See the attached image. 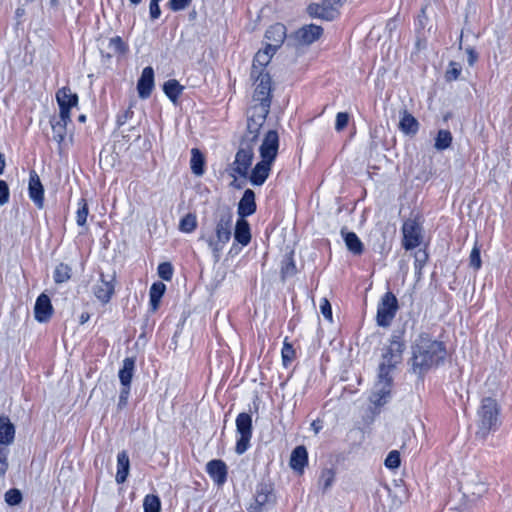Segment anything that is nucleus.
Wrapping results in <instances>:
<instances>
[{"instance_id": "nucleus-1", "label": "nucleus", "mask_w": 512, "mask_h": 512, "mask_svg": "<svg viewBox=\"0 0 512 512\" xmlns=\"http://www.w3.org/2000/svg\"><path fill=\"white\" fill-rule=\"evenodd\" d=\"M279 150V135L276 130H269L259 146L261 160L251 170L249 180L254 186L265 183L276 160Z\"/></svg>"}, {"instance_id": "nucleus-2", "label": "nucleus", "mask_w": 512, "mask_h": 512, "mask_svg": "<svg viewBox=\"0 0 512 512\" xmlns=\"http://www.w3.org/2000/svg\"><path fill=\"white\" fill-rule=\"evenodd\" d=\"M233 214L228 208L220 209L216 214L215 232H202L199 240L206 242L214 260L219 261L225 245L231 238Z\"/></svg>"}, {"instance_id": "nucleus-3", "label": "nucleus", "mask_w": 512, "mask_h": 512, "mask_svg": "<svg viewBox=\"0 0 512 512\" xmlns=\"http://www.w3.org/2000/svg\"><path fill=\"white\" fill-rule=\"evenodd\" d=\"M400 362L401 354H385L383 356V361L379 365L378 380L369 397L375 406H383L390 398L393 385L391 373Z\"/></svg>"}, {"instance_id": "nucleus-4", "label": "nucleus", "mask_w": 512, "mask_h": 512, "mask_svg": "<svg viewBox=\"0 0 512 512\" xmlns=\"http://www.w3.org/2000/svg\"><path fill=\"white\" fill-rule=\"evenodd\" d=\"M500 406L496 399L485 397L477 411L478 430L477 435L486 438L490 432L498 429L500 425Z\"/></svg>"}, {"instance_id": "nucleus-5", "label": "nucleus", "mask_w": 512, "mask_h": 512, "mask_svg": "<svg viewBox=\"0 0 512 512\" xmlns=\"http://www.w3.org/2000/svg\"><path fill=\"white\" fill-rule=\"evenodd\" d=\"M398 308L396 296L390 291L386 292L377 307V324L380 327H388L395 318Z\"/></svg>"}, {"instance_id": "nucleus-6", "label": "nucleus", "mask_w": 512, "mask_h": 512, "mask_svg": "<svg viewBox=\"0 0 512 512\" xmlns=\"http://www.w3.org/2000/svg\"><path fill=\"white\" fill-rule=\"evenodd\" d=\"M236 430L240 437L236 442L235 452L242 455L248 450L252 438V417L250 414L245 412L238 414Z\"/></svg>"}, {"instance_id": "nucleus-7", "label": "nucleus", "mask_w": 512, "mask_h": 512, "mask_svg": "<svg viewBox=\"0 0 512 512\" xmlns=\"http://www.w3.org/2000/svg\"><path fill=\"white\" fill-rule=\"evenodd\" d=\"M346 0H322L321 3H312L307 11L311 17L331 21L338 17L340 8Z\"/></svg>"}, {"instance_id": "nucleus-8", "label": "nucleus", "mask_w": 512, "mask_h": 512, "mask_svg": "<svg viewBox=\"0 0 512 512\" xmlns=\"http://www.w3.org/2000/svg\"><path fill=\"white\" fill-rule=\"evenodd\" d=\"M270 106L271 100L253 101V105L249 109L247 129L259 132L269 114Z\"/></svg>"}, {"instance_id": "nucleus-9", "label": "nucleus", "mask_w": 512, "mask_h": 512, "mask_svg": "<svg viewBox=\"0 0 512 512\" xmlns=\"http://www.w3.org/2000/svg\"><path fill=\"white\" fill-rule=\"evenodd\" d=\"M78 95L69 87H62L56 92V101L59 106V117L71 119V109L78 105Z\"/></svg>"}, {"instance_id": "nucleus-10", "label": "nucleus", "mask_w": 512, "mask_h": 512, "mask_svg": "<svg viewBox=\"0 0 512 512\" xmlns=\"http://www.w3.org/2000/svg\"><path fill=\"white\" fill-rule=\"evenodd\" d=\"M115 292V275L100 274L99 281L93 287L95 297L102 303L107 304Z\"/></svg>"}, {"instance_id": "nucleus-11", "label": "nucleus", "mask_w": 512, "mask_h": 512, "mask_svg": "<svg viewBox=\"0 0 512 512\" xmlns=\"http://www.w3.org/2000/svg\"><path fill=\"white\" fill-rule=\"evenodd\" d=\"M273 489L269 484L259 483L256 487L254 503L248 508L249 512H263L267 504L274 502Z\"/></svg>"}, {"instance_id": "nucleus-12", "label": "nucleus", "mask_w": 512, "mask_h": 512, "mask_svg": "<svg viewBox=\"0 0 512 512\" xmlns=\"http://www.w3.org/2000/svg\"><path fill=\"white\" fill-rule=\"evenodd\" d=\"M403 232V247L406 250H412L420 245L421 241V227L412 219L404 222L402 227Z\"/></svg>"}, {"instance_id": "nucleus-13", "label": "nucleus", "mask_w": 512, "mask_h": 512, "mask_svg": "<svg viewBox=\"0 0 512 512\" xmlns=\"http://www.w3.org/2000/svg\"><path fill=\"white\" fill-rule=\"evenodd\" d=\"M413 352H445V345L434 340L427 332H421L413 342Z\"/></svg>"}, {"instance_id": "nucleus-14", "label": "nucleus", "mask_w": 512, "mask_h": 512, "mask_svg": "<svg viewBox=\"0 0 512 512\" xmlns=\"http://www.w3.org/2000/svg\"><path fill=\"white\" fill-rule=\"evenodd\" d=\"M250 77L255 84L253 101L271 100V77L269 73L250 74Z\"/></svg>"}, {"instance_id": "nucleus-15", "label": "nucleus", "mask_w": 512, "mask_h": 512, "mask_svg": "<svg viewBox=\"0 0 512 512\" xmlns=\"http://www.w3.org/2000/svg\"><path fill=\"white\" fill-rule=\"evenodd\" d=\"M28 194L38 209L44 207V188L35 170L29 173Z\"/></svg>"}, {"instance_id": "nucleus-16", "label": "nucleus", "mask_w": 512, "mask_h": 512, "mask_svg": "<svg viewBox=\"0 0 512 512\" xmlns=\"http://www.w3.org/2000/svg\"><path fill=\"white\" fill-rule=\"evenodd\" d=\"M206 472L218 486L227 481L228 468L226 463L220 459H213L206 465Z\"/></svg>"}, {"instance_id": "nucleus-17", "label": "nucleus", "mask_w": 512, "mask_h": 512, "mask_svg": "<svg viewBox=\"0 0 512 512\" xmlns=\"http://www.w3.org/2000/svg\"><path fill=\"white\" fill-rule=\"evenodd\" d=\"M52 313L53 307L50 298L44 293L40 294L34 306L35 319L40 323L47 322L51 318Z\"/></svg>"}, {"instance_id": "nucleus-18", "label": "nucleus", "mask_w": 512, "mask_h": 512, "mask_svg": "<svg viewBox=\"0 0 512 512\" xmlns=\"http://www.w3.org/2000/svg\"><path fill=\"white\" fill-rule=\"evenodd\" d=\"M154 88V70L152 67H145L137 82V91L141 99L150 97Z\"/></svg>"}, {"instance_id": "nucleus-19", "label": "nucleus", "mask_w": 512, "mask_h": 512, "mask_svg": "<svg viewBox=\"0 0 512 512\" xmlns=\"http://www.w3.org/2000/svg\"><path fill=\"white\" fill-rule=\"evenodd\" d=\"M437 354H413L411 358L412 368L419 375L427 372L431 367L439 364L440 358L435 359Z\"/></svg>"}, {"instance_id": "nucleus-20", "label": "nucleus", "mask_w": 512, "mask_h": 512, "mask_svg": "<svg viewBox=\"0 0 512 512\" xmlns=\"http://www.w3.org/2000/svg\"><path fill=\"white\" fill-rule=\"evenodd\" d=\"M322 33L323 29L321 26L309 24L298 29L295 37L300 44L310 45L318 40Z\"/></svg>"}, {"instance_id": "nucleus-21", "label": "nucleus", "mask_w": 512, "mask_h": 512, "mask_svg": "<svg viewBox=\"0 0 512 512\" xmlns=\"http://www.w3.org/2000/svg\"><path fill=\"white\" fill-rule=\"evenodd\" d=\"M265 38L269 42L266 46L277 50L286 38V27L281 23L271 25L265 33Z\"/></svg>"}, {"instance_id": "nucleus-22", "label": "nucleus", "mask_w": 512, "mask_h": 512, "mask_svg": "<svg viewBox=\"0 0 512 512\" xmlns=\"http://www.w3.org/2000/svg\"><path fill=\"white\" fill-rule=\"evenodd\" d=\"M275 52L276 51L273 50V48L268 46H266L264 50L258 51L254 56L250 74L256 75L260 73H268L266 71V66L269 64Z\"/></svg>"}, {"instance_id": "nucleus-23", "label": "nucleus", "mask_w": 512, "mask_h": 512, "mask_svg": "<svg viewBox=\"0 0 512 512\" xmlns=\"http://www.w3.org/2000/svg\"><path fill=\"white\" fill-rule=\"evenodd\" d=\"M256 211L255 193L251 189H246L238 203L237 213L239 218L245 219Z\"/></svg>"}, {"instance_id": "nucleus-24", "label": "nucleus", "mask_w": 512, "mask_h": 512, "mask_svg": "<svg viewBox=\"0 0 512 512\" xmlns=\"http://www.w3.org/2000/svg\"><path fill=\"white\" fill-rule=\"evenodd\" d=\"M259 142V132L256 130L247 129L246 132L240 139L239 147L237 151L251 154L254 156L255 148Z\"/></svg>"}, {"instance_id": "nucleus-25", "label": "nucleus", "mask_w": 512, "mask_h": 512, "mask_svg": "<svg viewBox=\"0 0 512 512\" xmlns=\"http://www.w3.org/2000/svg\"><path fill=\"white\" fill-rule=\"evenodd\" d=\"M308 463V452L305 446L300 445L294 448L290 457L291 468L302 474L305 466Z\"/></svg>"}, {"instance_id": "nucleus-26", "label": "nucleus", "mask_w": 512, "mask_h": 512, "mask_svg": "<svg viewBox=\"0 0 512 512\" xmlns=\"http://www.w3.org/2000/svg\"><path fill=\"white\" fill-rule=\"evenodd\" d=\"M254 156L244 152L237 151L232 164L233 171L241 177H246L250 170Z\"/></svg>"}, {"instance_id": "nucleus-27", "label": "nucleus", "mask_w": 512, "mask_h": 512, "mask_svg": "<svg viewBox=\"0 0 512 512\" xmlns=\"http://www.w3.org/2000/svg\"><path fill=\"white\" fill-rule=\"evenodd\" d=\"M15 438V427L7 416H0V446H9Z\"/></svg>"}, {"instance_id": "nucleus-28", "label": "nucleus", "mask_w": 512, "mask_h": 512, "mask_svg": "<svg viewBox=\"0 0 512 512\" xmlns=\"http://www.w3.org/2000/svg\"><path fill=\"white\" fill-rule=\"evenodd\" d=\"M234 239L242 246H247L251 241L250 225L247 220L238 218L235 225Z\"/></svg>"}, {"instance_id": "nucleus-29", "label": "nucleus", "mask_w": 512, "mask_h": 512, "mask_svg": "<svg viewBox=\"0 0 512 512\" xmlns=\"http://www.w3.org/2000/svg\"><path fill=\"white\" fill-rule=\"evenodd\" d=\"M71 122V119H62L59 117L58 120L51 121V127L53 132V139L58 143L59 149L62 150V145L66 140L67 124Z\"/></svg>"}, {"instance_id": "nucleus-30", "label": "nucleus", "mask_w": 512, "mask_h": 512, "mask_svg": "<svg viewBox=\"0 0 512 512\" xmlns=\"http://www.w3.org/2000/svg\"><path fill=\"white\" fill-rule=\"evenodd\" d=\"M130 468L129 456L126 451H121L117 456L116 482L122 484L126 481Z\"/></svg>"}, {"instance_id": "nucleus-31", "label": "nucleus", "mask_w": 512, "mask_h": 512, "mask_svg": "<svg viewBox=\"0 0 512 512\" xmlns=\"http://www.w3.org/2000/svg\"><path fill=\"white\" fill-rule=\"evenodd\" d=\"M399 129L406 135H414L419 130V123L412 114L404 110L401 114Z\"/></svg>"}, {"instance_id": "nucleus-32", "label": "nucleus", "mask_w": 512, "mask_h": 512, "mask_svg": "<svg viewBox=\"0 0 512 512\" xmlns=\"http://www.w3.org/2000/svg\"><path fill=\"white\" fill-rule=\"evenodd\" d=\"M166 290V286L162 282H155L149 290V306L152 312H155L160 305L161 298Z\"/></svg>"}, {"instance_id": "nucleus-33", "label": "nucleus", "mask_w": 512, "mask_h": 512, "mask_svg": "<svg viewBox=\"0 0 512 512\" xmlns=\"http://www.w3.org/2000/svg\"><path fill=\"white\" fill-rule=\"evenodd\" d=\"M135 357H127L123 361V366L119 371V380L122 386L131 385L132 377L135 370Z\"/></svg>"}, {"instance_id": "nucleus-34", "label": "nucleus", "mask_w": 512, "mask_h": 512, "mask_svg": "<svg viewBox=\"0 0 512 512\" xmlns=\"http://www.w3.org/2000/svg\"><path fill=\"white\" fill-rule=\"evenodd\" d=\"M341 235L343 237V240L345 242V245L347 249L355 254L360 255L363 252V243L359 239L356 233L354 232H347L344 229L341 230Z\"/></svg>"}, {"instance_id": "nucleus-35", "label": "nucleus", "mask_w": 512, "mask_h": 512, "mask_svg": "<svg viewBox=\"0 0 512 512\" xmlns=\"http://www.w3.org/2000/svg\"><path fill=\"white\" fill-rule=\"evenodd\" d=\"M163 91L170 101L176 103L184 91V86H182L177 80L170 79L164 83Z\"/></svg>"}, {"instance_id": "nucleus-36", "label": "nucleus", "mask_w": 512, "mask_h": 512, "mask_svg": "<svg viewBox=\"0 0 512 512\" xmlns=\"http://www.w3.org/2000/svg\"><path fill=\"white\" fill-rule=\"evenodd\" d=\"M204 156L199 149L193 148L191 150L190 167L191 171L196 176H202L204 174Z\"/></svg>"}, {"instance_id": "nucleus-37", "label": "nucleus", "mask_w": 512, "mask_h": 512, "mask_svg": "<svg viewBox=\"0 0 512 512\" xmlns=\"http://www.w3.org/2000/svg\"><path fill=\"white\" fill-rule=\"evenodd\" d=\"M452 141L453 136L451 132L446 129H440L435 137L434 148L437 151H444L451 146Z\"/></svg>"}, {"instance_id": "nucleus-38", "label": "nucleus", "mask_w": 512, "mask_h": 512, "mask_svg": "<svg viewBox=\"0 0 512 512\" xmlns=\"http://www.w3.org/2000/svg\"><path fill=\"white\" fill-rule=\"evenodd\" d=\"M72 268L65 263L58 264L53 272V279L56 284H62L70 280Z\"/></svg>"}, {"instance_id": "nucleus-39", "label": "nucleus", "mask_w": 512, "mask_h": 512, "mask_svg": "<svg viewBox=\"0 0 512 512\" xmlns=\"http://www.w3.org/2000/svg\"><path fill=\"white\" fill-rule=\"evenodd\" d=\"M144 512H160L161 501L157 495L148 494L145 496L143 501Z\"/></svg>"}, {"instance_id": "nucleus-40", "label": "nucleus", "mask_w": 512, "mask_h": 512, "mask_svg": "<svg viewBox=\"0 0 512 512\" xmlns=\"http://www.w3.org/2000/svg\"><path fill=\"white\" fill-rule=\"evenodd\" d=\"M89 214L88 204L84 198L78 201V209L76 211V223L78 226H85Z\"/></svg>"}, {"instance_id": "nucleus-41", "label": "nucleus", "mask_w": 512, "mask_h": 512, "mask_svg": "<svg viewBox=\"0 0 512 512\" xmlns=\"http://www.w3.org/2000/svg\"><path fill=\"white\" fill-rule=\"evenodd\" d=\"M335 480V473L332 469H323L321 471L318 485L322 488L323 492L327 491Z\"/></svg>"}, {"instance_id": "nucleus-42", "label": "nucleus", "mask_w": 512, "mask_h": 512, "mask_svg": "<svg viewBox=\"0 0 512 512\" xmlns=\"http://www.w3.org/2000/svg\"><path fill=\"white\" fill-rule=\"evenodd\" d=\"M197 227V219L194 214L185 215L179 223V230L184 233H191Z\"/></svg>"}, {"instance_id": "nucleus-43", "label": "nucleus", "mask_w": 512, "mask_h": 512, "mask_svg": "<svg viewBox=\"0 0 512 512\" xmlns=\"http://www.w3.org/2000/svg\"><path fill=\"white\" fill-rule=\"evenodd\" d=\"M108 47L112 52V54L108 55L109 57L116 54H124L127 51V45L120 36L110 38Z\"/></svg>"}, {"instance_id": "nucleus-44", "label": "nucleus", "mask_w": 512, "mask_h": 512, "mask_svg": "<svg viewBox=\"0 0 512 512\" xmlns=\"http://www.w3.org/2000/svg\"><path fill=\"white\" fill-rule=\"evenodd\" d=\"M405 349L402 332H395L391 337L388 352H403Z\"/></svg>"}, {"instance_id": "nucleus-45", "label": "nucleus", "mask_w": 512, "mask_h": 512, "mask_svg": "<svg viewBox=\"0 0 512 512\" xmlns=\"http://www.w3.org/2000/svg\"><path fill=\"white\" fill-rule=\"evenodd\" d=\"M158 275L165 281H170L173 277V266L169 262H163L159 264L157 268Z\"/></svg>"}, {"instance_id": "nucleus-46", "label": "nucleus", "mask_w": 512, "mask_h": 512, "mask_svg": "<svg viewBox=\"0 0 512 512\" xmlns=\"http://www.w3.org/2000/svg\"><path fill=\"white\" fill-rule=\"evenodd\" d=\"M5 501L11 506H15L21 503L22 494L18 489L12 488L5 493Z\"/></svg>"}, {"instance_id": "nucleus-47", "label": "nucleus", "mask_w": 512, "mask_h": 512, "mask_svg": "<svg viewBox=\"0 0 512 512\" xmlns=\"http://www.w3.org/2000/svg\"><path fill=\"white\" fill-rule=\"evenodd\" d=\"M385 466L389 469H396L400 466V453L397 450L389 452L385 459Z\"/></svg>"}, {"instance_id": "nucleus-48", "label": "nucleus", "mask_w": 512, "mask_h": 512, "mask_svg": "<svg viewBox=\"0 0 512 512\" xmlns=\"http://www.w3.org/2000/svg\"><path fill=\"white\" fill-rule=\"evenodd\" d=\"M461 66L456 62H450L449 69L446 71L445 78L447 81L457 80L461 74Z\"/></svg>"}, {"instance_id": "nucleus-49", "label": "nucleus", "mask_w": 512, "mask_h": 512, "mask_svg": "<svg viewBox=\"0 0 512 512\" xmlns=\"http://www.w3.org/2000/svg\"><path fill=\"white\" fill-rule=\"evenodd\" d=\"M9 467L7 446H0V477H3Z\"/></svg>"}, {"instance_id": "nucleus-50", "label": "nucleus", "mask_w": 512, "mask_h": 512, "mask_svg": "<svg viewBox=\"0 0 512 512\" xmlns=\"http://www.w3.org/2000/svg\"><path fill=\"white\" fill-rule=\"evenodd\" d=\"M469 260H470V266L472 268H474L475 270L480 269L482 262H481V257H480V248L477 246V244H475V246L473 247V249L470 253Z\"/></svg>"}, {"instance_id": "nucleus-51", "label": "nucleus", "mask_w": 512, "mask_h": 512, "mask_svg": "<svg viewBox=\"0 0 512 512\" xmlns=\"http://www.w3.org/2000/svg\"><path fill=\"white\" fill-rule=\"evenodd\" d=\"M320 312L326 320L332 322V307L327 298H322L320 300Z\"/></svg>"}, {"instance_id": "nucleus-52", "label": "nucleus", "mask_w": 512, "mask_h": 512, "mask_svg": "<svg viewBox=\"0 0 512 512\" xmlns=\"http://www.w3.org/2000/svg\"><path fill=\"white\" fill-rule=\"evenodd\" d=\"M349 122V115L346 112H339L336 115L335 130L342 131Z\"/></svg>"}, {"instance_id": "nucleus-53", "label": "nucleus", "mask_w": 512, "mask_h": 512, "mask_svg": "<svg viewBox=\"0 0 512 512\" xmlns=\"http://www.w3.org/2000/svg\"><path fill=\"white\" fill-rule=\"evenodd\" d=\"M190 3L191 0H169L168 6L172 11L177 12L186 9Z\"/></svg>"}, {"instance_id": "nucleus-54", "label": "nucleus", "mask_w": 512, "mask_h": 512, "mask_svg": "<svg viewBox=\"0 0 512 512\" xmlns=\"http://www.w3.org/2000/svg\"><path fill=\"white\" fill-rule=\"evenodd\" d=\"M10 197L8 184L4 180H0V206L8 203Z\"/></svg>"}, {"instance_id": "nucleus-55", "label": "nucleus", "mask_w": 512, "mask_h": 512, "mask_svg": "<svg viewBox=\"0 0 512 512\" xmlns=\"http://www.w3.org/2000/svg\"><path fill=\"white\" fill-rule=\"evenodd\" d=\"M130 393V385L123 386L119 395V407H124L127 404L128 396Z\"/></svg>"}, {"instance_id": "nucleus-56", "label": "nucleus", "mask_w": 512, "mask_h": 512, "mask_svg": "<svg viewBox=\"0 0 512 512\" xmlns=\"http://www.w3.org/2000/svg\"><path fill=\"white\" fill-rule=\"evenodd\" d=\"M466 53H467V62L469 64V66H473L476 63V61L478 60L477 52L472 47H468L466 49Z\"/></svg>"}, {"instance_id": "nucleus-57", "label": "nucleus", "mask_w": 512, "mask_h": 512, "mask_svg": "<svg viewBox=\"0 0 512 512\" xmlns=\"http://www.w3.org/2000/svg\"><path fill=\"white\" fill-rule=\"evenodd\" d=\"M282 355V361L283 365L285 367H288V365L295 360L296 354H281Z\"/></svg>"}, {"instance_id": "nucleus-58", "label": "nucleus", "mask_w": 512, "mask_h": 512, "mask_svg": "<svg viewBox=\"0 0 512 512\" xmlns=\"http://www.w3.org/2000/svg\"><path fill=\"white\" fill-rule=\"evenodd\" d=\"M311 429L317 434L322 429V421L319 419L314 420L311 423Z\"/></svg>"}, {"instance_id": "nucleus-59", "label": "nucleus", "mask_w": 512, "mask_h": 512, "mask_svg": "<svg viewBox=\"0 0 512 512\" xmlns=\"http://www.w3.org/2000/svg\"><path fill=\"white\" fill-rule=\"evenodd\" d=\"M5 166H6L5 156L3 153L0 152V175H2L4 173Z\"/></svg>"}, {"instance_id": "nucleus-60", "label": "nucleus", "mask_w": 512, "mask_h": 512, "mask_svg": "<svg viewBox=\"0 0 512 512\" xmlns=\"http://www.w3.org/2000/svg\"><path fill=\"white\" fill-rule=\"evenodd\" d=\"M129 114H132L131 111H126L123 116L118 117V125L121 126L125 123L126 119L128 118Z\"/></svg>"}, {"instance_id": "nucleus-61", "label": "nucleus", "mask_w": 512, "mask_h": 512, "mask_svg": "<svg viewBox=\"0 0 512 512\" xmlns=\"http://www.w3.org/2000/svg\"><path fill=\"white\" fill-rule=\"evenodd\" d=\"M295 269V265L293 262L287 264L286 268L283 269V273L288 274L290 271L292 272Z\"/></svg>"}, {"instance_id": "nucleus-62", "label": "nucleus", "mask_w": 512, "mask_h": 512, "mask_svg": "<svg viewBox=\"0 0 512 512\" xmlns=\"http://www.w3.org/2000/svg\"><path fill=\"white\" fill-rule=\"evenodd\" d=\"M131 4L138 5L142 0H129Z\"/></svg>"}, {"instance_id": "nucleus-63", "label": "nucleus", "mask_w": 512, "mask_h": 512, "mask_svg": "<svg viewBox=\"0 0 512 512\" xmlns=\"http://www.w3.org/2000/svg\"><path fill=\"white\" fill-rule=\"evenodd\" d=\"M78 119L80 122H84L86 120V117L85 115H80Z\"/></svg>"}, {"instance_id": "nucleus-64", "label": "nucleus", "mask_w": 512, "mask_h": 512, "mask_svg": "<svg viewBox=\"0 0 512 512\" xmlns=\"http://www.w3.org/2000/svg\"><path fill=\"white\" fill-rule=\"evenodd\" d=\"M285 348H290V346H289L288 344H286V343H285V344H284V348L282 349V352H285V351H284V350H285Z\"/></svg>"}]
</instances>
